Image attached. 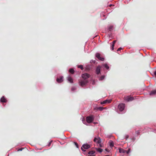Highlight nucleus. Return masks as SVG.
<instances>
[{"mask_svg":"<svg viewBox=\"0 0 156 156\" xmlns=\"http://www.w3.org/2000/svg\"><path fill=\"white\" fill-rule=\"evenodd\" d=\"M90 147V145L87 143L84 144L82 145V147H81V150L85 154L87 155V153L86 151L84 149H88Z\"/></svg>","mask_w":156,"mask_h":156,"instance_id":"1","label":"nucleus"},{"mask_svg":"<svg viewBox=\"0 0 156 156\" xmlns=\"http://www.w3.org/2000/svg\"><path fill=\"white\" fill-rule=\"evenodd\" d=\"M94 119V117L93 115L87 116L86 118V121L87 123H90L92 122Z\"/></svg>","mask_w":156,"mask_h":156,"instance_id":"2","label":"nucleus"},{"mask_svg":"<svg viewBox=\"0 0 156 156\" xmlns=\"http://www.w3.org/2000/svg\"><path fill=\"white\" fill-rule=\"evenodd\" d=\"M118 108L120 112L123 111L125 108V104L123 103L119 104L118 105Z\"/></svg>","mask_w":156,"mask_h":156,"instance_id":"3","label":"nucleus"},{"mask_svg":"<svg viewBox=\"0 0 156 156\" xmlns=\"http://www.w3.org/2000/svg\"><path fill=\"white\" fill-rule=\"evenodd\" d=\"M82 77L84 80H86L90 77V75L87 73H84L82 75Z\"/></svg>","mask_w":156,"mask_h":156,"instance_id":"4","label":"nucleus"},{"mask_svg":"<svg viewBox=\"0 0 156 156\" xmlns=\"http://www.w3.org/2000/svg\"><path fill=\"white\" fill-rule=\"evenodd\" d=\"M88 83V81L87 80H81L79 82V84L80 86L81 87L85 85Z\"/></svg>","mask_w":156,"mask_h":156,"instance_id":"5","label":"nucleus"},{"mask_svg":"<svg viewBox=\"0 0 156 156\" xmlns=\"http://www.w3.org/2000/svg\"><path fill=\"white\" fill-rule=\"evenodd\" d=\"M94 141L98 144H100L101 142V140L99 137H95L94 139Z\"/></svg>","mask_w":156,"mask_h":156,"instance_id":"6","label":"nucleus"},{"mask_svg":"<svg viewBox=\"0 0 156 156\" xmlns=\"http://www.w3.org/2000/svg\"><path fill=\"white\" fill-rule=\"evenodd\" d=\"M95 56L100 60L103 61L105 59L104 58L100 57V54L99 53H97L96 54Z\"/></svg>","mask_w":156,"mask_h":156,"instance_id":"7","label":"nucleus"},{"mask_svg":"<svg viewBox=\"0 0 156 156\" xmlns=\"http://www.w3.org/2000/svg\"><path fill=\"white\" fill-rule=\"evenodd\" d=\"M101 66L102 68H104L107 70H109V67L107 63L102 64Z\"/></svg>","mask_w":156,"mask_h":156,"instance_id":"8","label":"nucleus"},{"mask_svg":"<svg viewBox=\"0 0 156 156\" xmlns=\"http://www.w3.org/2000/svg\"><path fill=\"white\" fill-rule=\"evenodd\" d=\"M101 66H98L97 67L96 69V73L97 74L99 75L100 73L101 69Z\"/></svg>","mask_w":156,"mask_h":156,"instance_id":"9","label":"nucleus"},{"mask_svg":"<svg viewBox=\"0 0 156 156\" xmlns=\"http://www.w3.org/2000/svg\"><path fill=\"white\" fill-rule=\"evenodd\" d=\"M63 77L62 76H61L60 78H57L56 79V81L59 83H62L63 81Z\"/></svg>","mask_w":156,"mask_h":156,"instance_id":"10","label":"nucleus"},{"mask_svg":"<svg viewBox=\"0 0 156 156\" xmlns=\"http://www.w3.org/2000/svg\"><path fill=\"white\" fill-rule=\"evenodd\" d=\"M149 95L151 96H153L156 95V90L151 91L149 93Z\"/></svg>","mask_w":156,"mask_h":156,"instance_id":"11","label":"nucleus"},{"mask_svg":"<svg viewBox=\"0 0 156 156\" xmlns=\"http://www.w3.org/2000/svg\"><path fill=\"white\" fill-rule=\"evenodd\" d=\"M111 100L107 99L102 102H101V104H105L109 103H111Z\"/></svg>","mask_w":156,"mask_h":156,"instance_id":"12","label":"nucleus"},{"mask_svg":"<svg viewBox=\"0 0 156 156\" xmlns=\"http://www.w3.org/2000/svg\"><path fill=\"white\" fill-rule=\"evenodd\" d=\"M133 97H128L126 99V100L127 101H133Z\"/></svg>","mask_w":156,"mask_h":156,"instance_id":"13","label":"nucleus"},{"mask_svg":"<svg viewBox=\"0 0 156 156\" xmlns=\"http://www.w3.org/2000/svg\"><path fill=\"white\" fill-rule=\"evenodd\" d=\"M0 102L3 103H6L7 101V100L5 98V97L4 96H2L1 98Z\"/></svg>","mask_w":156,"mask_h":156,"instance_id":"14","label":"nucleus"},{"mask_svg":"<svg viewBox=\"0 0 156 156\" xmlns=\"http://www.w3.org/2000/svg\"><path fill=\"white\" fill-rule=\"evenodd\" d=\"M67 80L68 81L71 83H73V81L72 78L70 77V75H69L67 77Z\"/></svg>","mask_w":156,"mask_h":156,"instance_id":"15","label":"nucleus"},{"mask_svg":"<svg viewBox=\"0 0 156 156\" xmlns=\"http://www.w3.org/2000/svg\"><path fill=\"white\" fill-rule=\"evenodd\" d=\"M119 153H126V150L121 148H119Z\"/></svg>","mask_w":156,"mask_h":156,"instance_id":"16","label":"nucleus"},{"mask_svg":"<svg viewBox=\"0 0 156 156\" xmlns=\"http://www.w3.org/2000/svg\"><path fill=\"white\" fill-rule=\"evenodd\" d=\"M113 29V26L112 25H110L108 27V30L110 31H112Z\"/></svg>","mask_w":156,"mask_h":156,"instance_id":"17","label":"nucleus"},{"mask_svg":"<svg viewBox=\"0 0 156 156\" xmlns=\"http://www.w3.org/2000/svg\"><path fill=\"white\" fill-rule=\"evenodd\" d=\"M95 153V151H91L87 153V154H89V155H94V154Z\"/></svg>","mask_w":156,"mask_h":156,"instance_id":"18","label":"nucleus"},{"mask_svg":"<svg viewBox=\"0 0 156 156\" xmlns=\"http://www.w3.org/2000/svg\"><path fill=\"white\" fill-rule=\"evenodd\" d=\"M116 40H114L112 42V48L111 49L112 50H113L114 49V44L115 42H116Z\"/></svg>","mask_w":156,"mask_h":156,"instance_id":"19","label":"nucleus"},{"mask_svg":"<svg viewBox=\"0 0 156 156\" xmlns=\"http://www.w3.org/2000/svg\"><path fill=\"white\" fill-rule=\"evenodd\" d=\"M109 146L111 147H112L114 146V143L113 141L110 140L109 142Z\"/></svg>","mask_w":156,"mask_h":156,"instance_id":"20","label":"nucleus"},{"mask_svg":"<svg viewBox=\"0 0 156 156\" xmlns=\"http://www.w3.org/2000/svg\"><path fill=\"white\" fill-rule=\"evenodd\" d=\"M95 149L97 151L100 153H101L103 151L102 149L100 148H96Z\"/></svg>","mask_w":156,"mask_h":156,"instance_id":"21","label":"nucleus"},{"mask_svg":"<svg viewBox=\"0 0 156 156\" xmlns=\"http://www.w3.org/2000/svg\"><path fill=\"white\" fill-rule=\"evenodd\" d=\"M69 72L70 73L72 74H73L74 73L75 71L73 68H71L69 69Z\"/></svg>","mask_w":156,"mask_h":156,"instance_id":"22","label":"nucleus"},{"mask_svg":"<svg viewBox=\"0 0 156 156\" xmlns=\"http://www.w3.org/2000/svg\"><path fill=\"white\" fill-rule=\"evenodd\" d=\"M77 67L78 68H80L81 70H83V66L82 65H78L77 66Z\"/></svg>","mask_w":156,"mask_h":156,"instance_id":"23","label":"nucleus"},{"mask_svg":"<svg viewBox=\"0 0 156 156\" xmlns=\"http://www.w3.org/2000/svg\"><path fill=\"white\" fill-rule=\"evenodd\" d=\"M105 76L102 75L99 78V80H103L105 78Z\"/></svg>","mask_w":156,"mask_h":156,"instance_id":"24","label":"nucleus"},{"mask_svg":"<svg viewBox=\"0 0 156 156\" xmlns=\"http://www.w3.org/2000/svg\"><path fill=\"white\" fill-rule=\"evenodd\" d=\"M97 109L98 110L101 111L103 109V107H98L97 108Z\"/></svg>","mask_w":156,"mask_h":156,"instance_id":"25","label":"nucleus"},{"mask_svg":"<svg viewBox=\"0 0 156 156\" xmlns=\"http://www.w3.org/2000/svg\"><path fill=\"white\" fill-rule=\"evenodd\" d=\"M130 152V149L129 148L127 151H126V153L127 154H128Z\"/></svg>","mask_w":156,"mask_h":156,"instance_id":"26","label":"nucleus"},{"mask_svg":"<svg viewBox=\"0 0 156 156\" xmlns=\"http://www.w3.org/2000/svg\"><path fill=\"white\" fill-rule=\"evenodd\" d=\"M129 137V136L128 135H126L124 136V138L126 139L127 140Z\"/></svg>","mask_w":156,"mask_h":156,"instance_id":"27","label":"nucleus"},{"mask_svg":"<svg viewBox=\"0 0 156 156\" xmlns=\"http://www.w3.org/2000/svg\"><path fill=\"white\" fill-rule=\"evenodd\" d=\"M76 88L75 87H72L71 88V91H74L75 90H76Z\"/></svg>","mask_w":156,"mask_h":156,"instance_id":"28","label":"nucleus"},{"mask_svg":"<svg viewBox=\"0 0 156 156\" xmlns=\"http://www.w3.org/2000/svg\"><path fill=\"white\" fill-rule=\"evenodd\" d=\"M75 144L77 148H79V145L76 142H75Z\"/></svg>","mask_w":156,"mask_h":156,"instance_id":"29","label":"nucleus"},{"mask_svg":"<svg viewBox=\"0 0 156 156\" xmlns=\"http://www.w3.org/2000/svg\"><path fill=\"white\" fill-rule=\"evenodd\" d=\"M95 62H96V61L95 60H91V61H90V63L93 62L94 63H95Z\"/></svg>","mask_w":156,"mask_h":156,"instance_id":"30","label":"nucleus"},{"mask_svg":"<svg viewBox=\"0 0 156 156\" xmlns=\"http://www.w3.org/2000/svg\"><path fill=\"white\" fill-rule=\"evenodd\" d=\"M136 134L139 135L140 133V130L137 131H136Z\"/></svg>","mask_w":156,"mask_h":156,"instance_id":"31","label":"nucleus"},{"mask_svg":"<svg viewBox=\"0 0 156 156\" xmlns=\"http://www.w3.org/2000/svg\"><path fill=\"white\" fill-rule=\"evenodd\" d=\"M122 49V48L120 47V48H118L117 50V51H120V50H121Z\"/></svg>","mask_w":156,"mask_h":156,"instance_id":"32","label":"nucleus"},{"mask_svg":"<svg viewBox=\"0 0 156 156\" xmlns=\"http://www.w3.org/2000/svg\"><path fill=\"white\" fill-rule=\"evenodd\" d=\"M52 142V140H51L48 143V146H49L50 144H51V143Z\"/></svg>","mask_w":156,"mask_h":156,"instance_id":"33","label":"nucleus"},{"mask_svg":"<svg viewBox=\"0 0 156 156\" xmlns=\"http://www.w3.org/2000/svg\"><path fill=\"white\" fill-rule=\"evenodd\" d=\"M101 17H105V15L104 14L102 13L101 14Z\"/></svg>","mask_w":156,"mask_h":156,"instance_id":"34","label":"nucleus"},{"mask_svg":"<svg viewBox=\"0 0 156 156\" xmlns=\"http://www.w3.org/2000/svg\"><path fill=\"white\" fill-rule=\"evenodd\" d=\"M105 150L106 151L108 152H109V150H108L107 148H106Z\"/></svg>","mask_w":156,"mask_h":156,"instance_id":"35","label":"nucleus"},{"mask_svg":"<svg viewBox=\"0 0 156 156\" xmlns=\"http://www.w3.org/2000/svg\"><path fill=\"white\" fill-rule=\"evenodd\" d=\"M23 149V148H20L19 149V150H18V151H22Z\"/></svg>","mask_w":156,"mask_h":156,"instance_id":"36","label":"nucleus"},{"mask_svg":"<svg viewBox=\"0 0 156 156\" xmlns=\"http://www.w3.org/2000/svg\"><path fill=\"white\" fill-rule=\"evenodd\" d=\"M154 75L156 77V70L154 72Z\"/></svg>","mask_w":156,"mask_h":156,"instance_id":"37","label":"nucleus"},{"mask_svg":"<svg viewBox=\"0 0 156 156\" xmlns=\"http://www.w3.org/2000/svg\"><path fill=\"white\" fill-rule=\"evenodd\" d=\"M95 155H89L88 156H95Z\"/></svg>","mask_w":156,"mask_h":156,"instance_id":"38","label":"nucleus"},{"mask_svg":"<svg viewBox=\"0 0 156 156\" xmlns=\"http://www.w3.org/2000/svg\"><path fill=\"white\" fill-rule=\"evenodd\" d=\"M93 123L94 124H96L98 123V122H94Z\"/></svg>","mask_w":156,"mask_h":156,"instance_id":"39","label":"nucleus"},{"mask_svg":"<svg viewBox=\"0 0 156 156\" xmlns=\"http://www.w3.org/2000/svg\"><path fill=\"white\" fill-rule=\"evenodd\" d=\"M99 144V146H100V147H102V145H101V144Z\"/></svg>","mask_w":156,"mask_h":156,"instance_id":"40","label":"nucleus"},{"mask_svg":"<svg viewBox=\"0 0 156 156\" xmlns=\"http://www.w3.org/2000/svg\"><path fill=\"white\" fill-rule=\"evenodd\" d=\"M83 122L84 124H86V125H87L86 124H85V123H84V122Z\"/></svg>","mask_w":156,"mask_h":156,"instance_id":"41","label":"nucleus"},{"mask_svg":"<svg viewBox=\"0 0 156 156\" xmlns=\"http://www.w3.org/2000/svg\"><path fill=\"white\" fill-rule=\"evenodd\" d=\"M112 4H110V5L109 6H112Z\"/></svg>","mask_w":156,"mask_h":156,"instance_id":"42","label":"nucleus"},{"mask_svg":"<svg viewBox=\"0 0 156 156\" xmlns=\"http://www.w3.org/2000/svg\"><path fill=\"white\" fill-rule=\"evenodd\" d=\"M105 156H109V155H106Z\"/></svg>","mask_w":156,"mask_h":156,"instance_id":"43","label":"nucleus"},{"mask_svg":"<svg viewBox=\"0 0 156 156\" xmlns=\"http://www.w3.org/2000/svg\"><path fill=\"white\" fill-rule=\"evenodd\" d=\"M106 19V18H105L103 19V20L105 19Z\"/></svg>","mask_w":156,"mask_h":156,"instance_id":"44","label":"nucleus"}]
</instances>
